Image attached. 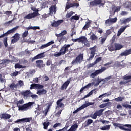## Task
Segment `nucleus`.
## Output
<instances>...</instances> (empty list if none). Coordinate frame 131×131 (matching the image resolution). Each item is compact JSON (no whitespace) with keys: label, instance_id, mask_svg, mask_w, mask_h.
<instances>
[{"label":"nucleus","instance_id":"obj_1","mask_svg":"<svg viewBox=\"0 0 131 131\" xmlns=\"http://www.w3.org/2000/svg\"><path fill=\"white\" fill-rule=\"evenodd\" d=\"M72 45H63L60 49V52L58 53H54V57H60V56H62V55H65L67 52H68V49H69L70 47H71Z\"/></svg>","mask_w":131,"mask_h":131},{"label":"nucleus","instance_id":"obj_2","mask_svg":"<svg viewBox=\"0 0 131 131\" xmlns=\"http://www.w3.org/2000/svg\"><path fill=\"white\" fill-rule=\"evenodd\" d=\"M113 125L115 126V128L119 127V128L122 129V130L131 131V124L122 125L120 123H115L113 124Z\"/></svg>","mask_w":131,"mask_h":131},{"label":"nucleus","instance_id":"obj_3","mask_svg":"<svg viewBox=\"0 0 131 131\" xmlns=\"http://www.w3.org/2000/svg\"><path fill=\"white\" fill-rule=\"evenodd\" d=\"M122 48H123L122 45L115 42L108 47V50L110 52H114V51H119V50H121Z\"/></svg>","mask_w":131,"mask_h":131},{"label":"nucleus","instance_id":"obj_4","mask_svg":"<svg viewBox=\"0 0 131 131\" xmlns=\"http://www.w3.org/2000/svg\"><path fill=\"white\" fill-rule=\"evenodd\" d=\"M104 111L105 109L97 110L94 113L93 115V114L89 115L87 117H86V118H88V117H91L93 119H97V117H98V116L99 117H100V116H102V115H103V112H104Z\"/></svg>","mask_w":131,"mask_h":131},{"label":"nucleus","instance_id":"obj_5","mask_svg":"<svg viewBox=\"0 0 131 131\" xmlns=\"http://www.w3.org/2000/svg\"><path fill=\"white\" fill-rule=\"evenodd\" d=\"M34 104L33 102H29L28 103H25L21 106H18V111H27L29 109V107H31Z\"/></svg>","mask_w":131,"mask_h":131},{"label":"nucleus","instance_id":"obj_6","mask_svg":"<svg viewBox=\"0 0 131 131\" xmlns=\"http://www.w3.org/2000/svg\"><path fill=\"white\" fill-rule=\"evenodd\" d=\"M83 61V54H80L72 61V64H80Z\"/></svg>","mask_w":131,"mask_h":131},{"label":"nucleus","instance_id":"obj_7","mask_svg":"<svg viewBox=\"0 0 131 131\" xmlns=\"http://www.w3.org/2000/svg\"><path fill=\"white\" fill-rule=\"evenodd\" d=\"M105 70H107V68L102 67L101 68V69L99 70H97L95 71L94 73H92L90 75V77H91V78H95L96 76H97V75H99V74L102 73L103 72L105 71Z\"/></svg>","mask_w":131,"mask_h":131},{"label":"nucleus","instance_id":"obj_8","mask_svg":"<svg viewBox=\"0 0 131 131\" xmlns=\"http://www.w3.org/2000/svg\"><path fill=\"white\" fill-rule=\"evenodd\" d=\"M96 49H97V46H95L94 47L90 48V50L91 51V55L88 59V61H92V60L94 59L95 55L96 54Z\"/></svg>","mask_w":131,"mask_h":131},{"label":"nucleus","instance_id":"obj_9","mask_svg":"<svg viewBox=\"0 0 131 131\" xmlns=\"http://www.w3.org/2000/svg\"><path fill=\"white\" fill-rule=\"evenodd\" d=\"M19 28V26H17L16 27L12 28V29L8 31L6 33L1 35L0 36V38H2L3 37H5V36H8V34H11V33H14L16 30H17Z\"/></svg>","mask_w":131,"mask_h":131},{"label":"nucleus","instance_id":"obj_10","mask_svg":"<svg viewBox=\"0 0 131 131\" xmlns=\"http://www.w3.org/2000/svg\"><path fill=\"white\" fill-rule=\"evenodd\" d=\"M73 7H76L77 8H78V7H79V4L77 3H71L69 2H68L66 3V10H69L70 8H72Z\"/></svg>","mask_w":131,"mask_h":131},{"label":"nucleus","instance_id":"obj_11","mask_svg":"<svg viewBox=\"0 0 131 131\" xmlns=\"http://www.w3.org/2000/svg\"><path fill=\"white\" fill-rule=\"evenodd\" d=\"M37 16H39V13L38 12H33L32 13H29L28 15H26L24 17L25 19H32V18H35V17H37Z\"/></svg>","mask_w":131,"mask_h":131},{"label":"nucleus","instance_id":"obj_12","mask_svg":"<svg viewBox=\"0 0 131 131\" xmlns=\"http://www.w3.org/2000/svg\"><path fill=\"white\" fill-rule=\"evenodd\" d=\"M90 5L93 7H96L99 5H100V6H104V3H102V0H94L93 1L90 2Z\"/></svg>","mask_w":131,"mask_h":131},{"label":"nucleus","instance_id":"obj_13","mask_svg":"<svg viewBox=\"0 0 131 131\" xmlns=\"http://www.w3.org/2000/svg\"><path fill=\"white\" fill-rule=\"evenodd\" d=\"M44 86L40 84L33 83L31 85L30 90H41L43 89Z\"/></svg>","mask_w":131,"mask_h":131},{"label":"nucleus","instance_id":"obj_14","mask_svg":"<svg viewBox=\"0 0 131 131\" xmlns=\"http://www.w3.org/2000/svg\"><path fill=\"white\" fill-rule=\"evenodd\" d=\"M71 81V78H69V79L67 80L63 84L61 85L60 88L61 91H64V90H66L67 88H68V85L70 84Z\"/></svg>","mask_w":131,"mask_h":131},{"label":"nucleus","instance_id":"obj_15","mask_svg":"<svg viewBox=\"0 0 131 131\" xmlns=\"http://www.w3.org/2000/svg\"><path fill=\"white\" fill-rule=\"evenodd\" d=\"M36 67H37V68L41 69V68L46 67V64H43V60H38L36 61Z\"/></svg>","mask_w":131,"mask_h":131},{"label":"nucleus","instance_id":"obj_16","mask_svg":"<svg viewBox=\"0 0 131 131\" xmlns=\"http://www.w3.org/2000/svg\"><path fill=\"white\" fill-rule=\"evenodd\" d=\"M49 14L51 16H53L54 14H55L57 13V7L55 5H52L49 8Z\"/></svg>","mask_w":131,"mask_h":131},{"label":"nucleus","instance_id":"obj_17","mask_svg":"<svg viewBox=\"0 0 131 131\" xmlns=\"http://www.w3.org/2000/svg\"><path fill=\"white\" fill-rule=\"evenodd\" d=\"M123 60L121 62L120 61H116L115 62V67H117L118 68H124L125 67V63L123 62Z\"/></svg>","mask_w":131,"mask_h":131},{"label":"nucleus","instance_id":"obj_18","mask_svg":"<svg viewBox=\"0 0 131 131\" xmlns=\"http://www.w3.org/2000/svg\"><path fill=\"white\" fill-rule=\"evenodd\" d=\"M56 36H57V40L59 41V42H61L62 41H64V40H66V37L64 36H62V34H56Z\"/></svg>","mask_w":131,"mask_h":131},{"label":"nucleus","instance_id":"obj_19","mask_svg":"<svg viewBox=\"0 0 131 131\" xmlns=\"http://www.w3.org/2000/svg\"><path fill=\"white\" fill-rule=\"evenodd\" d=\"M64 22V20L63 19H60L57 21H55V22H53L52 24H51L52 27H58V26H59L61 24L63 23Z\"/></svg>","mask_w":131,"mask_h":131},{"label":"nucleus","instance_id":"obj_20","mask_svg":"<svg viewBox=\"0 0 131 131\" xmlns=\"http://www.w3.org/2000/svg\"><path fill=\"white\" fill-rule=\"evenodd\" d=\"M20 94L21 96H23V97H30V95H32V93H31V91L30 90H26L25 91H23L21 92H20Z\"/></svg>","mask_w":131,"mask_h":131},{"label":"nucleus","instance_id":"obj_21","mask_svg":"<svg viewBox=\"0 0 131 131\" xmlns=\"http://www.w3.org/2000/svg\"><path fill=\"white\" fill-rule=\"evenodd\" d=\"M46 57V55H45V52L38 54L36 56L32 58V61H34V60H38V59H42V58H45Z\"/></svg>","mask_w":131,"mask_h":131},{"label":"nucleus","instance_id":"obj_22","mask_svg":"<svg viewBox=\"0 0 131 131\" xmlns=\"http://www.w3.org/2000/svg\"><path fill=\"white\" fill-rule=\"evenodd\" d=\"M85 24L82 28V30H88L90 27H91V24L92 23V20H88V21H86Z\"/></svg>","mask_w":131,"mask_h":131},{"label":"nucleus","instance_id":"obj_23","mask_svg":"<svg viewBox=\"0 0 131 131\" xmlns=\"http://www.w3.org/2000/svg\"><path fill=\"white\" fill-rule=\"evenodd\" d=\"M12 117V116L9 114H1L0 118L1 119H10V118Z\"/></svg>","mask_w":131,"mask_h":131},{"label":"nucleus","instance_id":"obj_24","mask_svg":"<svg viewBox=\"0 0 131 131\" xmlns=\"http://www.w3.org/2000/svg\"><path fill=\"white\" fill-rule=\"evenodd\" d=\"M54 43H55V42H54V40H52L46 44L41 45V47H40V49L42 50V49H45V48H48V47H50V46H52V45H54Z\"/></svg>","mask_w":131,"mask_h":131},{"label":"nucleus","instance_id":"obj_25","mask_svg":"<svg viewBox=\"0 0 131 131\" xmlns=\"http://www.w3.org/2000/svg\"><path fill=\"white\" fill-rule=\"evenodd\" d=\"M131 54V48L128 50H126L123 52H122L121 54H120V56H128V55H130Z\"/></svg>","mask_w":131,"mask_h":131},{"label":"nucleus","instance_id":"obj_26","mask_svg":"<svg viewBox=\"0 0 131 131\" xmlns=\"http://www.w3.org/2000/svg\"><path fill=\"white\" fill-rule=\"evenodd\" d=\"M18 85H19L18 83L15 84V83H12L10 85L9 88L11 91H16L18 89Z\"/></svg>","mask_w":131,"mask_h":131},{"label":"nucleus","instance_id":"obj_27","mask_svg":"<svg viewBox=\"0 0 131 131\" xmlns=\"http://www.w3.org/2000/svg\"><path fill=\"white\" fill-rule=\"evenodd\" d=\"M77 128H78V124H77V123H75L71 126L69 130V131H76Z\"/></svg>","mask_w":131,"mask_h":131},{"label":"nucleus","instance_id":"obj_28","mask_svg":"<svg viewBox=\"0 0 131 131\" xmlns=\"http://www.w3.org/2000/svg\"><path fill=\"white\" fill-rule=\"evenodd\" d=\"M95 91H96L95 89H94L93 90H92L89 94L85 95L83 98L80 99V100L81 101L82 100H84V99L86 98H89V97H91V96H92V95H93V94H94V92H95Z\"/></svg>","mask_w":131,"mask_h":131},{"label":"nucleus","instance_id":"obj_29","mask_svg":"<svg viewBox=\"0 0 131 131\" xmlns=\"http://www.w3.org/2000/svg\"><path fill=\"white\" fill-rule=\"evenodd\" d=\"M85 41H88V38H86L84 36H81L79 38V42H82V43H84Z\"/></svg>","mask_w":131,"mask_h":131},{"label":"nucleus","instance_id":"obj_30","mask_svg":"<svg viewBox=\"0 0 131 131\" xmlns=\"http://www.w3.org/2000/svg\"><path fill=\"white\" fill-rule=\"evenodd\" d=\"M125 29H126V26L121 28L118 32L117 36H120V35H121V33H122V32H124V30H125Z\"/></svg>","mask_w":131,"mask_h":131},{"label":"nucleus","instance_id":"obj_31","mask_svg":"<svg viewBox=\"0 0 131 131\" xmlns=\"http://www.w3.org/2000/svg\"><path fill=\"white\" fill-rule=\"evenodd\" d=\"M64 98L63 97L62 98L59 99L56 102L57 106L60 107V108H61V107H63V106H64V104L63 103L61 102H62V101H63V100H64Z\"/></svg>","mask_w":131,"mask_h":131},{"label":"nucleus","instance_id":"obj_32","mask_svg":"<svg viewBox=\"0 0 131 131\" xmlns=\"http://www.w3.org/2000/svg\"><path fill=\"white\" fill-rule=\"evenodd\" d=\"M37 94L39 96H41L42 95H47V90L42 89V90H38L37 92Z\"/></svg>","mask_w":131,"mask_h":131},{"label":"nucleus","instance_id":"obj_33","mask_svg":"<svg viewBox=\"0 0 131 131\" xmlns=\"http://www.w3.org/2000/svg\"><path fill=\"white\" fill-rule=\"evenodd\" d=\"M110 127H111V125H106L100 127V129L101 130H109V129H110Z\"/></svg>","mask_w":131,"mask_h":131},{"label":"nucleus","instance_id":"obj_34","mask_svg":"<svg viewBox=\"0 0 131 131\" xmlns=\"http://www.w3.org/2000/svg\"><path fill=\"white\" fill-rule=\"evenodd\" d=\"M32 119V118H23V119H21V122H23V123H24L25 122H30V120H31Z\"/></svg>","mask_w":131,"mask_h":131},{"label":"nucleus","instance_id":"obj_35","mask_svg":"<svg viewBox=\"0 0 131 131\" xmlns=\"http://www.w3.org/2000/svg\"><path fill=\"white\" fill-rule=\"evenodd\" d=\"M112 10H115L114 11V14H115V13H117V12H119V11H120V7L119 6H114L112 7Z\"/></svg>","mask_w":131,"mask_h":131},{"label":"nucleus","instance_id":"obj_36","mask_svg":"<svg viewBox=\"0 0 131 131\" xmlns=\"http://www.w3.org/2000/svg\"><path fill=\"white\" fill-rule=\"evenodd\" d=\"M92 105H95V102H88L86 103H84L83 104V106L84 108H86L87 107H89V106H92Z\"/></svg>","mask_w":131,"mask_h":131},{"label":"nucleus","instance_id":"obj_37","mask_svg":"<svg viewBox=\"0 0 131 131\" xmlns=\"http://www.w3.org/2000/svg\"><path fill=\"white\" fill-rule=\"evenodd\" d=\"M102 81H104V79H97L96 83L94 84L95 86H98L99 84H100Z\"/></svg>","mask_w":131,"mask_h":131},{"label":"nucleus","instance_id":"obj_38","mask_svg":"<svg viewBox=\"0 0 131 131\" xmlns=\"http://www.w3.org/2000/svg\"><path fill=\"white\" fill-rule=\"evenodd\" d=\"M131 21V17L127 18L123 20H122V24H126Z\"/></svg>","mask_w":131,"mask_h":131},{"label":"nucleus","instance_id":"obj_39","mask_svg":"<svg viewBox=\"0 0 131 131\" xmlns=\"http://www.w3.org/2000/svg\"><path fill=\"white\" fill-rule=\"evenodd\" d=\"M90 39L91 40H96V39H98V36H96L95 34H92L90 36Z\"/></svg>","mask_w":131,"mask_h":131},{"label":"nucleus","instance_id":"obj_40","mask_svg":"<svg viewBox=\"0 0 131 131\" xmlns=\"http://www.w3.org/2000/svg\"><path fill=\"white\" fill-rule=\"evenodd\" d=\"M14 67L15 69H21V68H25L24 66L20 65L19 63L15 64L14 66Z\"/></svg>","mask_w":131,"mask_h":131},{"label":"nucleus","instance_id":"obj_41","mask_svg":"<svg viewBox=\"0 0 131 131\" xmlns=\"http://www.w3.org/2000/svg\"><path fill=\"white\" fill-rule=\"evenodd\" d=\"M43 128L44 129H48V126L50 125V122H44L43 123Z\"/></svg>","mask_w":131,"mask_h":131},{"label":"nucleus","instance_id":"obj_42","mask_svg":"<svg viewBox=\"0 0 131 131\" xmlns=\"http://www.w3.org/2000/svg\"><path fill=\"white\" fill-rule=\"evenodd\" d=\"M3 42L4 43L5 48H8V37H6L4 38Z\"/></svg>","mask_w":131,"mask_h":131},{"label":"nucleus","instance_id":"obj_43","mask_svg":"<svg viewBox=\"0 0 131 131\" xmlns=\"http://www.w3.org/2000/svg\"><path fill=\"white\" fill-rule=\"evenodd\" d=\"M92 123H93V120L89 119H88L86 124L84 125V127H86V126H89V125H90V124H92Z\"/></svg>","mask_w":131,"mask_h":131},{"label":"nucleus","instance_id":"obj_44","mask_svg":"<svg viewBox=\"0 0 131 131\" xmlns=\"http://www.w3.org/2000/svg\"><path fill=\"white\" fill-rule=\"evenodd\" d=\"M24 103V100H23V99L20 100L16 102V105H17V107H18V108H19V106H21L20 105V104H22Z\"/></svg>","mask_w":131,"mask_h":131},{"label":"nucleus","instance_id":"obj_45","mask_svg":"<svg viewBox=\"0 0 131 131\" xmlns=\"http://www.w3.org/2000/svg\"><path fill=\"white\" fill-rule=\"evenodd\" d=\"M70 20H79V16L77 15H73L71 17Z\"/></svg>","mask_w":131,"mask_h":131},{"label":"nucleus","instance_id":"obj_46","mask_svg":"<svg viewBox=\"0 0 131 131\" xmlns=\"http://www.w3.org/2000/svg\"><path fill=\"white\" fill-rule=\"evenodd\" d=\"M50 110V105H48L47 107L45 109L44 111H43V113H45V116L48 115V112H49V110Z\"/></svg>","mask_w":131,"mask_h":131},{"label":"nucleus","instance_id":"obj_47","mask_svg":"<svg viewBox=\"0 0 131 131\" xmlns=\"http://www.w3.org/2000/svg\"><path fill=\"white\" fill-rule=\"evenodd\" d=\"M115 100L117 102H122V100H123V98H122L121 96H120L119 97L116 98Z\"/></svg>","mask_w":131,"mask_h":131},{"label":"nucleus","instance_id":"obj_48","mask_svg":"<svg viewBox=\"0 0 131 131\" xmlns=\"http://www.w3.org/2000/svg\"><path fill=\"white\" fill-rule=\"evenodd\" d=\"M22 37L23 38H25L28 35V31H25V32H24L22 34Z\"/></svg>","mask_w":131,"mask_h":131},{"label":"nucleus","instance_id":"obj_49","mask_svg":"<svg viewBox=\"0 0 131 131\" xmlns=\"http://www.w3.org/2000/svg\"><path fill=\"white\" fill-rule=\"evenodd\" d=\"M73 11H70L69 13H68L66 15V18H70L72 15H73Z\"/></svg>","mask_w":131,"mask_h":131},{"label":"nucleus","instance_id":"obj_50","mask_svg":"<svg viewBox=\"0 0 131 131\" xmlns=\"http://www.w3.org/2000/svg\"><path fill=\"white\" fill-rule=\"evenodd\" d=\"M4 14L9 17L12 15V11H6L5 12H4Z\"/></svg>","mask_w":131,"mask_h":131},{"label":"nucleus","instance_id":"obj_51","mask_svg":"<svg viewBox=\"0 0 131 131\" xmlns=\"http://www.w3.org/2000/svg\"><path fill=\"white\" fill-rule=\"evenodd\" d=\"M107 39V37H105L104 38H102L100 41V45H103L105 41H106V39Z\"/></svg>","mask_w":131,"mask_h":131},{"label":"nucleus","instance_id":"obj_52","mask_svg":"<svg viewBox=\"0 0 131 131\" xmlns=\"http://www.w3.org/2000/svg\"><path fill=\"white\" fill-rule=\"evenodd\" d=\"M83 43H84L85 47H86L87 48H90V47H91V44L89 42V40H88V41H86L84 42Z\"/></svg>","mask_w":131,"mask_h":131},{"label":"nucleus","instance_id":"obj_53","mask_svg":"<svg viewBox=\"0 0 131 131\" xmlns=\"http://www.w3.org/2000/svg\"><path fill=\"white\" fill-rule=\"evenodd\" d=\"M31 10H32L34 12H35V13H38V11H39L38 9H36V8L33 6L31 7Z\"/></svg>","mask_w":131,"mask_h":131},{"label":"nucleus","instance_id":"obj_54","mask_svg":"<svg viewBox=\"0 0 131 131\" xmlns=\"http://www.w3.org/2000/svg\"><path fill=\"white\" fill-rule=\"evenodd\" d=\"M109 96H110V94H107V93H104V94H102V95H100L99 96V98H102V97H109Z\"/></svg>","mask_w":131,"mask_h":131},{"label":"nucleus","instance_id":"obj_55","mask_svg":"<svg viewBox=\"0 0 131 131\" xmlns=\"http://www.w3.org/2000/svg\"><path fill=\"white\" fill-rule=\"evenodd\" d=\"M52 60H47V62H46V65H47V66H50V65L51 64V66H53V65H54V64H52Z\"/></svg>","mask_w":131,"mask_h":131},{"label":"nucleus","instance_id":"obj_56","mask_svg":"<svg viewBox=\"0 0 131 131\" xmlns=\"http://www.w3.org/2000/svg\"><path fill=\"white\" fill-rule=\"evenodd\" d=\"M13 38H16V39H17V40H19V38H20V36H19V34L18 33H16L14 36H13L12 37Z\"/></svg>","mask_w":131,"mask_h":131},{"label":"nucleus","instance_id":"obj_57","mask_svg":"<svg viewBox=\"0 0 131 131\" xmlns=\"http://www.w3.org/2000/svg\"><path fill=\"white\" fill-rule=\"evenodd\" d=\"M101 61H102V57L97 58L94 63L95 64H97V63H99V62H101Z\"/></svg>","mask_w":131,"mask_h":131},{"label":"nucleus","instance_id":"obj_58","mask_svg":"<svg viewBox=\"0 0 131 131\" xmlns=\"http://www.w3.org/2000/svg\"><path fill=\"white\" fill-rule=\"evenodd\" d=\"M61 113H62V110L58 111L57 113L55 114V116L59 117L60 115H61Z\"/></svg>","mask_w":131,"mask_h":131},{"label":"nucleus","instance_id":"obj_59","mask_svg":"<svg viewBox=\"0 0 131 131\" xmlns=\"http://www.w3.org/2000/svg\"><path fill=\"white\" fill-rule=\"evenodd\" d=\"M123 79H124V80H128L129 79H131V76L130 75L125 76L123 77Z\"/></svg>","mask_w":131,"mask_h":131},{"label":"nucleus","instance_id":"obj_60","mask_svg":"<svg viewBox=\"0 0 131 131\" xmlns=\"http://www.w3.org/2000/svg\"><path fill=\"white\" fill-rule=\"evenodd\" d=\"M108 103H102L99 105V108H105V107H107Z\"/></svg>","mask_w":131,"mask_h":131},{"label":"nucleus","instance_id":"obj_61","mask_svg":"<svg viewBox=\"0 0 131 131\" xmlns=\"http://www.w3.org/2000/svg\"><path fill=\"white\" fill-rule=\"evenodd\" d=\"M117 21V17H115L114 18H112L110 19V21L112 23H115Z\"/></svg>","mask_w":131,"mask_h":131},{"label":"nucleus","instance_id":"obj_62","mask_svg":"<svg viewBox=\"0 0 131 131\" xmlns=\"http://www.w3.org/2000/svg\"><path fill=\"white\" fill-rule=\"evenodd\" d=\"M19 74V72L16 71V72H13V73L11 74V76H17Z\"/></svg>","mask_w":131,"mask_h":131},{"label":"nucleus","instance_id":"obj_63","mask_svg":"<svg viewBox=\"0 0 131 131\" xmlns=\"http://www.w3.org/2000/svg\"><path fill=\"white\" fill-rule=\"evenodd\" d=\"M127 82H128V81L123 80L119 82V84L120 85H122V84H126V83H127Z\"/></svg>","mask_w":131,"mask_h":131},{"label":"nucleus","instance_id":"obj_64","mask_svg":"<svg viewBox=\"0 0 131 131\" xmlns=\"http://www.w3.org/2000/svg\"><path fill=\"white\" fill-rule=\"evenodd\" d=\"M123 107H124V108H128L129 109H131V105L129 104H123Z\"/></svg>","mask_w":131,"mask_h":131}]
</instances>
